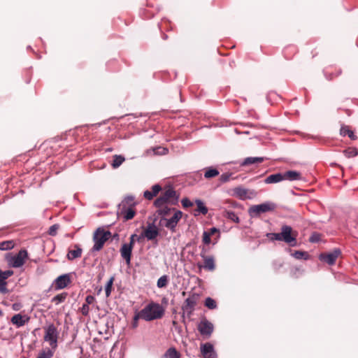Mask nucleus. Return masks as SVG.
Here are the masks:
<instances>
[{
  "mask_svg": "<svg viewBox=\"0 0 358 358\" xmlns=\"http://www.w3.org/2000/svg\"><path fill=\"white\" fill-rule=\"evenodd\" d=\"M164 314L163 307L155 302H151L145 306L138 314L135 315L134 319H143L145 321H152L160 319Z\"/></svg>",
  "mask_w": 358,
  "mask_h": 358,
  "instance_id": "nucleus-1",
  "label": "nucleus"
},
{
  "mask_svg": "<svg viewBox=\"0 0 358 358\" xmlns=\"http://www.w3.org/2000/svg\"><path fill=\"white\" fill-rule=\"evenodd\" d=\"M297 232L288 225H283L280 233H268L267 237L272 241H283L290 246L296 245Z\"/></svg>",
  "mask_w": 358,
  "mask_h": 358,
  "instance_id": "nucleus-2",
  "label": "nucleus"
},
{
  "mask_svg": "<svg viewBox=\"0 0 358 358\" xmlns=\"http://www.w3.org/2000/svg\"><path fill=\"white\" fill-rule=\"evenodd\" d=\"M137 201L133 196H126L120 204V215L124 220H129L134 217L136 213V206Z\"/></svg>",
  "mask_w": 358,
  "mask_h": 358,
  "instance_id": "nucleus-3",
  "label": "nucleus"
},
{
  "mask_svg": "<svg viewBox=\"0 0 358 358\" xmlns=\"http://www.w3.org/2000/svg\"><path fill=\"white\" fill-rule=\"evenodd\" d=\"M179 196L173 188H169L164 191L162 194L155 201V207H162L164 205H176L178 203Z\"/></svg>",
  "mask_w": 358,
  "mask_h": 358,
  "instance_id": "nucleus-4",
  "label": "nucleus"
},
{
  "mask_svg": "<svg viewBox=\"0 0 358 358\" xmlns=\"http://www.w3.org/2000/svg\"><path fill=\"white\" fill-rule=\"evenodd\" d=\"M111 237V233L102 228H98L94 233L93 241L94 242L92 248L93 251L101 250L105 243Z\"/></svg>",
  "mask_w": 358,
  "mask_h": 358,
  "instance_id": "nucleus-5",
  "label": "nucleus"
},
{
  "mask_svg": "<svg viewBox=\"0 0 358 358\" xmlns=\"http://www.w3.org/2000/svg\"><path fill=\"white\" fill-rule=\"evenodd\" d=\"M59 332L54 324H50L45 328L44 340L49 343L52 349L57 346Z\"/></svg>",
  "mask_w": 358,
  "mask_h": 358,
  "instance_id": "nucleus-6",
  "label": "nucleus"
},
{
  "mask_svg": "<svg viewBox=\"0 0 358 358\" xmlns=\"http://www.w3.org/2000/svg\"><path fill=\"white\" fill-rule=\"evenodd\" d=\"M28 259V252L26 250H20L16 255L7 259L10 266L20 268L22 266Z\"/></svg>",
  "mask_w": 358,
  "mask_h": 358,
  "instance_id": "nucleus-7",
  "label": "nucleus"
},
{
  "mask_svg": "<svg viewBox=\"0 0 358 358\" xmlns=\"http://www.w3.org/2000/svg\"><path fill=\"white\" fill-rule=\"evenodd\" d=\"M199 299V295L196 293H193L187 297L184 304L182 305V309L187 316H191L195 310V306L197 305Z\"/></svg>",
  "mask_w": 358,
  "mask_h": 358,
  "instance_id": "nucleus-8",
  "label": "nucleus"
},
{
  "mask_svg": "<svg viewBox=\"0 0 358 358\" xmlns=\"http://www.w3.org/2000/svg\"><path fill=\"white\" fill-rule=\"evenodd\" d=\"M275 205L272 203L266 202L259 205H254L249 209V213L251 216H257L261 213L273 210Z\"/></svg>",
  "mask_w": 358,
  "mask_h": 358,
  "instance_id": "nucleus-9",
  "label": "nucleus"
},
{
  "mask_svg": "<svg viewBox=\"0 0 358 358\" xmlns=\"http://www.w3.org/2000/svg\"><path fill=\"white\" fill-rule=\"evenodd\" d=\"M341 255V251L338 248H335L329 252H323L319 255V259L331 266L335 264L336 259Z\"/></svg>",
  "mask_w": 358,
  "mask_h": 358,
  "instance_id": "nucleus-10",
  "label": "nucleus"
},
{
  "mask_svg": "<svg viewBox=\"0 0 358 358\" xmlns=\"http://www.w3.org/2000/svg\"><path fill=\"white\" fill-rule=\"evenodd\" d=\"M182 217V212L177 210H175L173 215L169 218H164L165 221L164 226L170 229L172 232L176 231V227Z\"/></svg>",
  "mask_w": 358,
  "mask_h": 358,
  "instance_id": "nucleus-11",
  "label": "nucleus"
},
{
  "mask_svg": "<svg viewBox=\"0 0 358 358\" xmlns=\"http://www.w3.org/2000/svg\"><path fill=\"white\" fill-rule=\"evenodd\" d=\"M136 235H132L130 238L129 243H124L120 249L122 257L125 259L127 263L130 264L131 252L134 244V237Z\"/></svg>",
  "mask_w": 358,
  "mask_h": 358,
  "instance_id": "nucleus-12",
  "label": "nucleus"
},
{
  "mask_svg": "<svg viewBox=\"0 0 358 358\" xmlns=\"http://www.w3.org/2000/svg\"><path fill=\"white\" fill-rule=\"evenodd\" d=\"M71 282L69 274H64L57 277L54 280L52 285L55 290H59L66 287Z\"/></svg>",
  "mask_w": 358,
  "mask_h": 358,
  "instance_id": "nucleus-13",
  "label": "nucleus"
},
{
  "mask_svg": "<svg viewBox=\"0 0 358 358\" xmlns=\"http://www.w3.org/2000/svg\"><path fill=\"white\" fill-rule=\"evenodd\" d=\"M213 325L208 320H202L198 325V330L202 336L209 337L213 331Z\"/></svg>",
  "mask_w": 358,
  "mask_h": 358,
  "instance_id": "nucleus-14",
  "label": "nucleus"
},
{
  "mask_svg": "<svg viewBox=\"0 0 358 358\" xmlns=\"http://www.w3.org/2000/svg\"><path fill=\"white\" fill-rule=\"evenodd\" d=\"M201 257L203 260V265L198 264L199 268H203L208 271H214L215 268V259L213 256L206 255L205 252L202 251L201 252Z\"/></svg>",
  "mask_w": 358,
  "mask_h": 358,
  "instance_id": "nucleus-15",
  "label": "nucleus"
},
{
  "mask_svg": "<svg viewBox=\"0 0 358 358\" xmlns=\"http://www.w3.org/2000/svg\"><path fill=\"white\" fill-rule=\"evenodd\" d=\"M201 352L204 358H216L217 355L214 351V348L210 343H206L201 345Z\"/></svg>",
  "mask_w": 358,
  "mask_h": 358,
  "instance_id": "nucleus-16",
  "label": "nucleus"
},
{
  "mask_svg": "<svg viewBox=\"0 0 358 358\" xmlns=\"http://www.w3.org/2000/svg\"><path fill=\"white\" fill-rule=\"evenodd\" d=\"M29 320V317L26 315H21L20 313L14 315L10 320L13 324L16 327L20 328L27 324Z\"/></svg>",
  "mask_w": 358,
  "mask_h": 358,
  "instance_id": "nucleus-17",
  "label": "nucleus"
},
{
  "mask_svg": "<svg viewBox=\"0 0 358 358\" xmlns=\"http://www.w3.org/2000/svg\"><path fill=\"white\" fill-rule=\"evenodd\" d=\"M143 235L148 240H154L159 235V230L155 224H148L143 231Z\"/></svg>",
  "mask_w": 358,
  "mask_h": 358,
  "instance_id": "nucleus-18",
  "label": "nucleus"
},
{
  "mask_svg": "<svg viewBox=\"0 0 358 358\" xmlns=\"http://www.w3.org/2000/svg\"><path fill=\"white\" fill-rule=\"evenodd\" d=\"M283 180H301V173L296 171H288L282 173Z\"/></svg>",
  "mask_w": 358,
  "mask_h": 358,
  "instance_id": "nucleus-19",
  "label": "nucleus"
},
{
  "mask_svg": "<svg viewBox=\"0 0 358 358\" xmlns=\"http://www.w3.org/2000/svg\"><path fill=\"white\" fill-rule=\"evenodd\" d=\"M82 252V248L78 245H74L73 249L69 250L67 253V259L72 261L75 259L79 258L81 257Z\"/></svg>",
  "mask_w": 358,
  "mask_h": 358,
  "instance_id": "nucleus-20",
  "label": "nucleus"
},
{
  "mask_svg": "<svg viewBox=\"0 0 358 358\" xmlns=\"http://www.w3.org/2000/svg\"><path fill=\"white\" fill-rule=\"evenodd\" d=\"M162 187L159 185L157 184L152 187V190H146L143 193V196L148 200H152L161 191Z\"/></svg>",
  "mask_w": 358,
  "mask_h": 358,
  "instance_id": "nucleus-21",
  "label": "nucleus"
},
{
  "mask_svg": "<svg viewBox=\"0 0 358 358\" xmlns=\"http://www.w3.org/2000/svg\"><path fill=\"white\" fill-rule=\"evenodd\" d=\"M234 194L236 197L240 199L245 200L247 199H250V192L247 189L243 187H236L234 189Z\"/></svg>",
  "mask_w": 358,
  "mask_h": 358,
  "instance_id": "nucleus-22",
  "label": "nucleus"
},
{
  "mask_svg": "<svg viewBox=\"0 0 358 358\" xmlns=\"http://www.w3.org/2000/svg\"><path fill=\"white\" fill-rule=\"evenodd\" d=\"M157 213L162 217V220H164L165 217L170 215L171 211L176 210L175 208H171L167 206L166 205L162 206V207H157Z\"/></svg>",
  "mask_w": 358,
  "mask_h": 358,
  "instance_id": "nucleus-23",
  "label": "nucleus"
},
{
  "mask_svg": "<svg viewBox=\"0 0 358 358\" xmlns=\"http://www.w3.org/2000/svg\"><path fill=\"white\" fill-rule=\"evenodd\" d=\"M283 180L282 173H278L268 176L264 180L266 184L277 183Z\"/></svg>",
  "mask_w": 358,
  "mask_h": 358,
  "instance_id": "nucleus-24",
  "label": "nucleus"
},
{
  "mask_svg": "<svg viewBox=\"0 0 358 358\" xmlns=\"http://www.w3.org/2000/svg\"><path fill=\"white\" fill-rule=\"evenodd\" d=\"M263 162H264V158H262V157H250L245 158L241 163V166H248V165L254 164H260Z\"/></svg>",
  "mask_w": 358,
  "mask_h": 358,
  "instance_id": "nucleus-25",
  "label": "nucleus"
},
{
  "mask_svg": "<svg viewBox=\"0 0 358 358\" xmlns=\"http://www.w3.org/2000/svg\"><path fill=\"white\" fill-rule=\"evenodd\" d=\"M340 134L342 136H348L351 140H356L357 136L355 135L348 126H342L340 129Z\"/></svg>",
  "mask_w": 358,
  "mask_h": 358,
  "instance_id": "nucleus-26",
  "label": "nucleus"
},
{
  "mask_svg": "<svg viewBox=\"0 0 358 358\" xmlns=\"http://www.w3.org/2000/svg\"><path fill=\"white\" fill-rule=\"evenodd\" d=\"M164 358H180V354L175 348L172 347L165 352Z\"/></svg>",
  "mask_w": 358,
  "mask_h": 358,
  "instance_id": "nucleus-27",
  "label": "nucleus"
},
{
  "mask_svg": "<svg viewBox=\"0 0 358 358\" xmlns=\"http://www.w3.org/2000/svg\"><path fill=\"white\" fill-rule=\"evenodd\" d=\"M13 271L11 270H7L2 271L0 270V281L2 284V287L4 288V285H6V280L13 275Z\"/></svg>",
  "mask_w": 358,
  "mask_h": 358,
  "instance_id": "nucleus-28",
  "label": "nucleus"
},
{
  "mask_svg": "<svg viewBox=\"0 0 358 358\" xmlns=\"http://www.w3.org/2000/svg\"><path fill=\"white\" fill-rule=\"evenodd\" d=\"M2 329H6L5 332H0V339L8 340L10 338L13 337V329L12 327L6 328L5 327H1Z\"/></svg>",
  "mask_w": 358,
  "mask_h": 358,
  "instance_id": "nucleus-29",
  "label": "nucleus"
},
{
  "mask_svg": "<svg viewBox=\"0 0 358 358\" xmlns=\"http://www.w3.org/2000/svg\"><path fill=\"white\" fill-rule=\"evenodd\" d=\"M53 355V350L48 348H46L39 352L36 358H52Z\"/></svg>",
  "mask_w": 358,
  "mask_h": 358,
  "instance_id": "nucleus-30",
  "label": "nucleus"
},
{
  "mask_svg": "<svg viewBox=\"0 0 358 358\" xmlns=\"http://www.w3.org/2000/svg\"><path fill=\"white\" fill-rule=\"evenodd\" d=\"M195 203L197 206V208L196 209V211H197L199 213H201L202 215H206L208 213V208L203 203V202L200 199H196L195 201Z\"/></svg>",
  "mask_w": 358,
  "mask_h": 358,
  "instance_id": "nucleus-31",
  "label": "nucleus"
},
{
  "mask_svg": "<svg viewBox=\"0 0 358 358\" xmlns=\"http://www.w3.org/2000/svg\"><path fill=\"white\" fill-rule=\"evenodd\" d=\"M45 148H50V149H54V151L51 154H55L58 152V148L62 147V145L59 143V142L56 141H50L48 143H45L43 145Z\"/></svg>",
  "mask_w": 358,
  "mask_h": 358,
  "instance_id": "nucleus-32",
  "label": "nucleus"
},
{
  "mask_svg": "<svg viewBox=\"0 0 358 358\" xmlns=\"http://www.w3.org/2000/svg\"><path fill=\"white\" fill-rule=\"evenodd\" d=\"M292 256L296 259H305L307 260L310 258V255L307 252L296 250L292 253Z\"/></svg>",
  "mask_w": 358,
  "mask_h": 358,
  "instance_id": "nucleus-33",
  "label": "nucleus"
},
{
  "mask_svg": "<svg viewBox=\"0 0 358 358\" xmlns=\"http://www.w3.org/2000/svg\"><path fill=\"white\" fill-rule=\"evenodd\" d=\"M219 175V171L214 168L209 167L206 169L204 173V177L206 178H214L215 176H217Z\"/></svg>",
  "mask_w": 358,
  "mask_h": 358,
  "instance_id": "nucleus-34",
  "label": "nucleus"
},
{
  "mask_svg": "<svg viewBox=\"0 0 358 358\" xmlns=\"http://www.w3.org/2000/svg\"><path fill=\"white\" fill-rule=\"evenodd\" d=\"M124 157L122 155H115L111 165L114 169H117L124 162Z\"/></svg>",
  "mask_w": 358,
  "mask_h": 358,
  "instance_id": "nucleus-35",
  "label": "nucleus"
},
{
  "mask_svg": "<svg viewBox=\"0 0 358 358\" xmlns=\"http://www.w3.org/2000/svg\"><path fill=\"white\" fill-rule=\"evenodd\" d=\"M15 246V243L13 241H6L0 243V250H7L13 249Z\"/></svg>",
  "mask_w": 358,
  "mask_h": 358,
  "instance_id": "nucleus-36",
  "label": "nucleus"
},
{
  "mask_svg": "<svg viewBox=\"0 0 358 358\" xmlns=\"http://www.w3.org/2000/svg\"><path fill=\"white\" fill-rule=\"evenodd\" d=\"M66 296L67 293L66 292L59 294L52 299V302H54L56 305H58L59 303L64 302L66 299Z\"/></svg>",
  "mask_w": 358,
  "mask_h": 358,
  "instance_id": "nucleus-37",
  "label": "nucleus"
},
{
  "mask_svg": "<svg viewBox=\"0 0 358 358\" xmlns=\"http://www.w3.org/2000/svg\"><path fill=\"white\" fill-rule=\"evenodd\" d=\"M224 217L236 223H238L240 222L239 217L237 216V215L231 210L226 211L224 213Z\"/></svg>",
  "mask_w": 358,
  "mask_h": 358,
  "instance_id": "nucleus-38",
  "label": "nucleus"
},
{
  "mask_svg": "<svg viewBox=\"0 0 358 358\" xmlns=\"http://www.w3.org/2000/svg\"><path fill=\"white\" fill-rule=\"evenodd\" d=\"M168 282L169 277L166 275H164L158 279L157 285L159 288H163L166 287Z\"/></svg>",
  "mask_w": 358,
  "mask_h": 358,
  "instance_id": "nucleus-39",
  "label": "nucleus"
},
{
  "mask_svg": "<svg viewBox=\"0 0 358 358\" xmlns=\"http://www.w3.org/2000/svg\"><path fill=\"white\" fill-rule=\"evenodd\" d=\"M204 305L206 307H207L208 308L210 309V310H213V309H215L217 308V303L216 301L210 298V297H207L205 300V302H204Z\"/></svg>",
  "mask_w": 358,
  "mask_h": 358,
  "instance_id": "nucleus-40",
  "label": "nucleus"
},
{
  "mask_svg": "<svg viewBox=\"0 0 358 358\" xmlns=\"http://www.w3.org/2000/svg\"><path fill=\"white\" fill-rule=\"evenodd\" d=\"M344 155L348 157H354L358 155V151L355 148H348L343 151Z\"/></svg>",
  "mask_w": 358,
  "mask_h": 358,
  "instance_id": "nucleus-41",
  "label": "nucleus"
},
{
  "mask_svg": "<svg viewBox=\"0 0 358 358\" xmlns=\"http://www.w3.org/2000/svg\"><path fill=\"white\" fill-rule=\"evenodd\" d=\"M114 280H115V278L113 276H112L109 279V280L107 282V283L105 286L106 296L107 297H108L110 295Z\"/></svg>",
  "mask_w": 358,
  "mask_h": 358,
  "instance_id": "nucleus-42",
  "label": "nucleus"
},
{
  "mask_svg": "<svg viewBox=\"0 0 358 358\" xmlns=\"http://www.w3.org/2000/svg\"><path fill=\"white\" fill-rule=\"evenodd\" d=\"M59 228V225L57 224H53L51 226L48 230V234L50 236H55L57 234V231L58 229Z\"/></svg>",
  "mask_w": 358,
  "mask_h": 358,
  "instance_id": "nucleus-43",
  "label": "nucleus"
},
{
  "mask_svg": "<svg viewBox=\"0 0 358 358\" xmlns=\"http://www.w3.org/2000/svg\"><path fill=\"white\" fill-rule=\"evenodd\" d=\"M80 312L82 315H83L84 316H87L90 312V305L85 303H83V306L80 308Z\"/></svg>",
  "mask_w": 358,
  "mask_h": 358,
  "instance_id": "nucleus-44",
  "label": "nucleus"
},
{
  "mask_svg": "<svg viewBox=\"0 0 358 358\" xmlns=\"http://www.w3.org/2000/svg\"><path fill=\"white\" fill-rule=\"evenodd\" d=\"M183 208H187L193 206V203L187 198H183L181 200Z\"/></svg>",
  "mask_w": 358,
  "mask_h": 358,
  "instance_id": "nucleus-45",
  "label": "nucleus"
},
{
  "mask_svg": "<svg viewBox=\"0 0 358 358\" xmlns=\"http://www.w3.org/2000/svg\"><path fill=\"white\" fill-rule=\"evenodd\" d=\"M210 235L207 233L206 231H204L203 233V242L206 245H208L210 243Z\"/></svg>",
  "mask_w": 358,
  "mask_h": 358,
  "instance_id": "nucleus-46",
  "label": "nucleus"
},
{
  "mask_svg": "<svg viewBox=\"0 0 358 358\" xmlns=\"http://www.w3.org/2000/svg\"><path fill=\"white\" fill-rule=\"evenodd\" d=\"M231 176V173H225L221 175L220 180L222 182H226L229 180Z\"/></svg>",
  "mask_w": 358,
  "mask_h": 358,
  "instance_id": "nucleus-47",
  "label": "nucleus"
},
{
  "mask_svg": "<svg viewBox=\"0 0 358 358\" xmlns=\"http://www.w3.org/2000/svg\"><path fill=\"white\" fill-rule=\"evenodd\" d=\"M96 301V299L92 295H87L85 298V303L88 305L93 304Z\"/></svg>",
  "mask_w": 358,
  "mask_h": 358,
  "instance_id": "nucleus-48",
  "label": "nucleus"
},
{
  "mask_svg": "<svg viewBox=\"0 0 358 358\" xmlns=\"http://www.w3.org/2000/svg\"><path fill=\"white\" fill-rule=\"evenodd\" d=\"M210 236H213L215 233L217 232L218 230L215 227L210 229L209 231H206Z\"/></svg>",
  "mask_w": 358,
  "mask_h": 358,
  "instance_id": "nucleus-49",
  "label": "nucleus"
},
{
  "mask_svg": "<svg viewBox=\"0 0 358 358\" xmlns=\"http://www.w3.org/2000/svg\"><path fill=\"white\" fill-rule=\"evenodd\" d=\"M317 235H313V236H312L310 237V241L311 242H315V241H317L318 240V238H317Z\"/></svg>",
  "mask_w": 358,
  "mask_h": 358,
  "instance_id": "nucleus-50",
  "label": "nucleus"
},
{
  "mask_svg": "<svg viewBox=\"0 0 358 358\" xmlns=\"http://www.w3.org/2000/svg\"><path fill=\"white\" fill-rule=\"evenodd\" d=\"M292 49L293 52H296V48L294 47H289V48H287L286 50H288V49Z\"/></svg>",
  "mask_w": 358,
  "mask_h": 358,
  "instance_id": "nucleus-51",
  "label": "nucleus"
},
{
  "mask_svg": "<svg viewBox=\"0 0 358 358\" xmlns=\"http://www.w3.org/2000/svg\"><path fill=\"white\" fill-rule=\"evenodd\" d=\"M138 320H135V319L134 318V324H133V325H134V327L137 326V321H138Z\"/></svg>",
  "mask_w": 358,
  "mask_h": 358,
  "instance_id": "nucleus-52",
  "label": "nucleus"
},
{
  "mask_svg": "<svg viewBox=\"0 0 358 358\" xmlns=\"http://www.w3.org/2000/svg\"><path fill=\"white\" fill-rule=\"evenodd\" d=\"M163 38H164V40H165V39H166V38H167V36L164 34V35L163 36Z\"/></svg>",
  "mask_w": 358,
  "mask_h": 358,
  "instance_id": "nucleus-53",
  "label": "nucleus"
},
{
  "mask_svg": "<svg viewBox=\"0 0 358 358\" xmlns=\"http://www.w3.org/2000/svg\"><path fill=\"white\" fill-rule=\"evenodd\" d=\"M341 73V71H339V72L336 74V76H339Z\"/></svg>",
  "mask_w": 358,
  "mask_h": 358,
  "instance_id": "nucleus-54",
  "label": "nucleus"
},
{
  "mask_svg": "<svg viewBox=\"0 0 358 358\" xmlns=\"http://www.w3.org/2000/svg\"><path fill=\"white\" fill-rule=\"evenodd\" d=\"M3 315V313L2 311L0 310V316H1Z\"/></svg>",
  "mask_w": 358,
  "mask_h": 358,
  "instance_id": "nucleus-55",
  "label": "nucleus"
}]
</instances>
